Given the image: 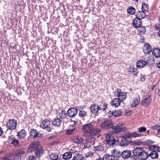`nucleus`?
Here are the masks:
<instances>
[{
	"mask_svg": "<svg viewBox=\"0 0 160 160\" xmlns=\"http://www.w3.org/2000/svg\"><path fill=\"white\" fill-rule=\"evenodd\" d=\"M158 36L160 37V30L158 32Z\"/></svg>",
	"mask_w": 160,
	"mask_h": 160,
	"instance_id": "obj_62",
	"label": "nucleus"
},
{
	"mask_svg": "<svg viewBox=\"0 0 160 160\" xmlns=\"http://www.w3.org/2000/svg\"><path fill=\"white\" fill-rule=\"evenodd\" d=\"M114 126L112 121L111 120H106L100 124L101 128L104 130H108Z\"/></svg>",
	"mask_w": 160,
	"mask_h": 160,
	"instance_id": "obj_4",
	"label": "nucleus"
},
{
	"mask_svg": "<svg viewBox=\"0 0 160 160\" xmlns=\"http://www.w3.org/2000/svg\"><path fill=\"white\" fill-rule=\"evenodd\" d=\"M27 152L28 153L34 152L36 157H40L43 155L44 150L38 142H34L29 145L27 148Z\"/></svg>",
	"mask_w": 160,
	"mask_h": 160,
	"instance_id": "obj_1",
	"label": "nucleus"
},
{
	"mask_svg": "<svg viewBox=\"0 0 160 160\" xmlns=\"http://www.w3.org/2000/svg\"><path fill=\"white\" fill-rule=\"evenodd\" d=\"M95 140V138L93 137L89 136L86 139V142L88 143L92 142H94Z\"/></svg>",
	"mask_w": 160,
	"mask_h": 160,
	"instance_id": "obj_41",
	"label": "nucleus"
},
{
	"mask_svg": "<svg viewBox=\"0 0 160 160\" xmlns=\"http://www.w3.org/2000/svg\"><path fill=\"white\" fill-rule=\"evenodd\" d=\"M50 158L52 160H61V158H58V155L57 153H54L49 155Z\"/></svg>",
	"mask_w": 160,
	"mask_h": 160,
	"instance_id": "obj_32",
	"label": "nucleus"
},
{
	"mask_svg": "<svg viewBox=\"0 0 160 160\" xmlns=\"http://www.w3.org/2000/svg\"><path fill=\"white\" fill-rule=\"evenodd\" d=\"M158 146L153 145L150 146L149 148L152 150H155L156 151L157 149Z\"/></svg>",
	"mask_w": 160,
	"mask_h": 160,
	"instance_id": "obj_44",
	"label": "nucleus"
},
{
	"mask_svg": "<svg viewBox=\"0 0 160 160\" xmlns=\"http://www.w3.org/2000/svg\"><path fill=\"white\" fill-rule=\"evenodd\" d=\"M95 160H103V159L101 157H99Z\"/></svg>",
	"mask_w": 160,
	"mask_h": 160,
	"instance_id": "obj_59",
	"label": "nucleus"
},
{
	"mask_svg": "<svg viewBox=\"0 0 160 160\" xmlns=\"http://www.w3.org/2000/svg\"><path fill=\"white\" fill-rule=\"evenodd\" d=\"M124 124L119 123L117 125H114L112 127V129L114 130L116 133L120 132L125 131L126 129L125 127H123Z\"/></svg>",
	"mask_w": 160,
	"mask_h": 160,
	"instance_id": "obj_5",
	"label": "nucleus"
},
{
	"mask_svg": "<svg viewBox=\"0 0 160 160\" xmlns=\"http://www.w3.org/2000/svg\"><path fill=\"white\" fill-rule=\"evenodd\" d=\"M158 94L159 95H160V90H159V91L158 92Z\"/></svg>",
	"mask_w": 160,
	"mask_h": 160,
	"instance_id": "obj_61",
	"label": "nucleus"
},
{
	"mask_svg": "<svg viewBox=\"0 0 160 160\" xmlns=\"http://www.w3.org/2000/svg\"><path fill=\"white\" fill-rule=\"evenodd\" d=\"M10 143L14 147H18L20 146V144L19 141H18L15 138V139H14L12 141H11Z\"/></svg>",
	"mask_w": 160,
	"mask_h": 160,
	"instance_id": "obj_33",
	"label": "nucleus"
},
{
	"mask_svg": "<svg viewBox=\"0 0 160 160\" xmlns=\"http://www.w3.org/2000/svg\"><path fill=\"white\" fill-rule=\"evenodd\" d=\"M108 105L107 104H104L103 105L102 108L100 107V110L104 111L107 107Z\"/></svg>",
	"mask_w": 160,
	"mask_h": 160,
	"instance_id": "obj_52",
	"label": "nucleus"
},
{
	"mask_svg": "<svg viewBox=\"0 0 160 160\" xmlns=\"http://www.w3.org/2000/svg\"><path fill=\"white\" fill-rule=\"evenodd\" d=\"M142 136V134L138 133L137 132H136L127 134V136L129 137V138L131 137L136 138V137H141Z\"/></svg>",
	"mask_w": 160,
	"mask_h": 160,
	"instance_id": "obj_19",
	"label": "nucleus"
},
{
	"mask_svg": "<svg viewBox=\"0 0 160 160\" xmlns=\"http://www.w3.org/2000/svg\"><path fill=\"white\" fill-rule=\"evenodd\" d=\"M77 113V110L74 108H70L67 111L68 116L71 118L75 116Z\"/></svg>",
	"mask_w": 160,
	"mask_h": 160,
	"instance_id": "obj_11",
	"label": "nucleus"
},
{
	"mask_svg": "<svg viewBox=\"0 0 160 160\" xmlns=\"http://www.w3.org/2000/svg\"><path fill=\"white\" fill-rule=\"evenodd\" d=\"M152 128V130H155L158 133H160V126L159 125H156L153 127ZM154 132H155V131Z\"/></svg>",
	"mask_w": 160,
	"mask_h": 160,
	"instance_id": "obj_42",
	"label": "nucleus"
},
{
	"mask_svg": "<svg viewBox=\"0 0 160 160\" xmlns=\"http://www.w3.org/2000/svg\"><path fill=\"white\" fill-rule=\"evenodd\" d=\"M146 16V12L142 11L137 12L136 14V17L139 19L144 18Z\"/></svg>",
	"mask_w": 160,
	"mask_h": 160,
	"instance_id": "obj_22",
	"label": "nucleus"
},
{
	"mask_svg": "<svg viewBox=\"0 0 160 160\" xmlns=\"http://www.w3.org/2000/svg\"><path fill=\"white\" fill-rule=\"evenodd\" d=\"M147 63V62L146 61L141 60L137 62L136 66L138 68H142L145 67Z\"/></svg>",
	"mask_w": 160,
	"mask_h": 160,
	"instance_id": "obj_25",
	"label": "nucleus"
},
{
	"mask_svg": "<svg viewBox=\"0 0 160 160\" xmlns=\"http://www.w3.org/2000/svg\"><path fill=\"white\" fill-rule=\"evenodd\" d=\"M50 124V121L46 119L42 121L40 127L43 129H47V131L49 132L51 129V127H49Z\"/></svg>",
	"mask_w": 160,
	"mask_h": 160,
	"instance_id": "obj_7",
	"label": "nucleus"
},
{
	"mask_svg": "<svg viewBox=\"0 0 160 160\" xmlns=\"http://www.w3.org/2000/svg\"><path fill=\"white\" fill-rule=\"evenodd\" d=\"M152 49L151 46L149 44L145 43L144 45L143 51L144 54H147L151 52Z\"/></svg>",
	"mask_w": 160,
	"mask_h": 160,
	"instance_id": "obj_12",
	"label": "nucleus"
},
{
	"mask_svg": "<svg viewBox=\"0 0 160 160\" xmlns=\"http://www.w3.org/2000/svg\"><path fill=\"white\" fill-rule=\"evenodd\" d=\"M149 132V130H148V131H147V133H148Z\"/></svg>",
	"mask_w": 160,
	"mask_h": 160,
	"instance_id": "obj_64",
	"label": "nucleus"
},
{
	"mask_svg": "<svg viewBox=\"0 0 160 160\" xmlns=\"http://www.w3.org/2000/svg\"><path fill=\"white\" fill-rule=\"evenodd\" d=\"M141 39H142V40H143V39H144V38H143V37H142V38H141Z\"/></svg>",
	"mask_w": 160,
	"mask_h": 160,
	"instance_id": "obj_63",
	"label": "nucleus"
},
{
	"mask_svg": "<svg viewBox=\"0 0 160 160\" xmlns=\"http://www.w3.org/2000/svg\"><path fill=\"white\" fill-rule=\"evenodd\" d=\"M75 130V128L67 130L66 132V133L67 135H70Z\"/></svg>",
	"mask_w": 160,
	"mask_h": 160,
	"instance_id": "obj_48",
	"label": "nucleus"
},
{
	"mask_svg": "<svg viewBox=\"0 0 160 160\" xmlns=\"http://www.w3.org/2000/svg\"><path fill=\"white\" fill-rule=\"evenodd\" d=\"M121 100L119 98H115L112 101V105L115 107H118L120 105Z\"/></svg>",
	"mask_w": 160,
	"mask_h": 160,
	"instance_id": "obj_21",
	"label": "nucleus"
},
{
	"mask_svg": "<svg viewBox=\"0 0 160 160\" xmlns=\"http://www.w3.org/2000/svg\"><path fill=\"white\" fill-rule=\"evenodd\" d=\"M142 24V21L140 19L136 18L133 20L132 22V25L134 27L138 28L140 27Z\"/></svg>",
	"mask_w": 160,
	"mask_h": 160,
	"instance_id": "obj_16",
	"label": "nucleus"
},
{
	"mask_svg": "<svg viewBox=\"0 0 160 160\" xmlns=\"http://www.w3.org/2000/svg\"><path fill=\"white\" fill-rule=\"evenodd\" d=\"M148 157V153L144 150L138 159L140 160H145Z\"/></svg>",
	"mask_w": 160,
	"mask_h": 160,
	"instance_id": "obj_30",
	"label": "nucleus"
},
{
	"mask_svg": "<svg viewBox=\"0 0 160 160\" xmlns=\"http://www.w3.org/2000/svg\"><path fill=\"white\" fill-rule=\"evenodd\" d=\"M131 155V152L128 150H124L121 153V156L124 159L128 158Z\"/></svg>",
	"mask_w": 160,
	"mask_h": 160,
	"instance_id": "obj_15",
	"label": "nucleus"
},
{
	"mask_svg": "<svg viewBox=\"0 0 160 160\" xmlns=\"http://www.w3.org/2000/svg\"><path fill=\"white\" fill-rule=\"evenodd\" d=\"M144 149L140 147L136 148L132 151L133 155L131 157L132 160H137L139 159Z\"/></svg>",
	"mask_w": 160,
	"mask_h": 160,
	"instance_id": "obj_2",
	"label": "nucleus"
},
{
	"mask_svg": "<svg viewBox=\"0 0 160 160\" xmlns=\"http://www.w3.org/2000/svg\"><path fill=\"white\" fill-rule=\"evenodd\" d=\"M140 80L141 81H142V82L144 81L145 80V78L144 77V76H142Z\"/></svg>",
	"mask_w": 160,
	"mask_h": 160,
	"instance_id": "obj_58",
	"label": "nucleus"
},
{
	"mask_svg": "<svg viewBox=\"0 0 160 160\" xmlns=\"http://www.w3.org/2000/svg\"><path fill=\"white\" fill-rule=\"evenodd\" d=\"M103 160H112V155L109 154H106L103 156Z\"/></svg>",
	"mask_w": 160,
	"mask_h": 160,
	"instance_id": "obj_39",
	"label": "nucleus"
},
{
	"mask_svg": "<svg viewBox=\"0 0 160 160\" xmlns=\"http://www.w3.org/2000/svg\"><path fill=\"white\" fill-rule=\"evenodd\" d=\"M62 123V121L59 118L55 119L52 122V124L55 127H59Z\"/></svg>",
	"mask_w": 160,
	"mask_h": 160,
	"instance_id": "obj_26",
	"label": "nucleus"
},
{
	"mask_svg": "<svg viewBox=\"0 0 160 160\" xmlns=\"http://www.w3.org/2000/svg\"><path fill=\"white\" fill-rule=\"evenodd\" d=\"M72 152H65L62 155V158L65 160H68L70 159L72 156Z\"/></svg>",
	"mask_w": 160,
	"mask_h": 160,
	"instance_id": "obj_18",
	"label": "nucleus"
},
{
	"mask_svg": "<svg viewBox=\"0 0 160 160\" xmlns=\"http://www.w3.org/2000/svg\"><path fill=\"white\" fill-rule=\"evenodd\" d=\"M17 136L20 139H23L26 136L25 130L24 129H22L18 133Z\"/></svg>",
	"mask_w": 160,
	"mask_h": 160,
	"instance_id": "obj_28",
	"label": "nucleus"
},
{
	"mask_svg": "<svg viewBox=\"0 0 160 160\" xmlns=\"http://www.w3.org/2000/svg\"><path fill=\"white\" fill-rule=\"evenodd\" d=\"M152 143V141L150 140H148L143 142V145L145 146H149L151 143Z\"/></svg>",
	"mask_w": 160,
	"mask_h": 160,
	"instance_id": "obj_46",
	"label": "nucleus"
},
{
	"mask_svg": "<svg viewBox=\"0 0 160 160\" xmlns=\"http://www.w3.org/2000/svg\"><path fill=\"white\" fill-rule=\"evenodd\" d=\"M83 155L79 153H78L75 154L73 157V160H83Z\"/></svg>",
	"mask_w": 160,
	"mask_h": 160,
	"instance_id": "obj_31",
	"label": "nucleus"
},
{
	"mask_svg": "<svg viewBox=\"0 0 160 160\" xmlns=\"http://www.w3.org/2000/svg\"><path fill=\"white\" fill-rule=\"evenodd\" d=\"M3 133V131L1 127H0V136H1Z\"/></svg>",
	"mask_w": 160,
	"mask_h": 160,
	"instance_id": "obj_57",
	"label": "nucleus"
},
{
	"mask_svg": "<svg viewBox=\"0 0 160 160\" xmlns=\"http://www.w3.org/2000/svg\"><path fill=\"white\" fill-rule=\"evenodd\" d=\"M140 99V96L138 95L132 101L131 104V106L132 107H136L139 103Z\"/></svg>",
	"mask_w": 160,
	"mask_h": 160,
	"instance_id": "obj_20",
	"label": "nucleus"
},
{
	"mask_svg": "<svg viewBox=\"0 0 160 160\" xmlns=\"http://www.w3.org/2000/svg\"><path fill=\"white\" fill-rule=\"evenodd\" d=\"M7 125L9 129H15L17 126V121L14 119H10L7 123Z\"/></svg>",
	"mask_w": 160,
	"mask_h": 160,
	"instance_id": "obj_8",
	"label": "nucleus"
},
{
	"mask_svg": "<svg viewBox=\"0 0 160 160\" xmlns=\"http://www.w3.org/2000/svg\"><path fill=\"white\" fill-rule=\"evenodd\" d=\"M73 141L77 144H80L83 141V138L80 137L75 136L72 138Z\"/></svg>",
	"mask_w": 160,
	"mask_h": 160,
	"instance_id": "obj_23",
	"label": "nucleus"
},
{
	"mask_svg": "<svg viewBox=\"0 0 160 160\" xmlns=\"http://www.w3.org/2000/svg\"><path fill=\"white\" fill-rule=\"evenodd\" d=\"M156 28L158 30L160 29V22L156 24Z\"/></svg>",
	"mask_w": 160,
	"mask_h": 160,
	"instance_id": "obj_55",
	"label": "nucleus"
},
{
	"mask_svg": "<svg viewBox=\"0 0 160 160\" xmlns=\"http://www.w3.org/2000/svg\"><path fill=\"white\" fill-rule=\"evenodd\" d=\"M129 138L127 136V134L122 136L120 144L122 146H126L130 143Z\"/></svg>",
	"mask_w": 160,
	"mask_h": 160,
	"instance_id": "obj_10",
	"label": "nucleus"
},
{
	"mask_svg": "<svg viewBox=\"0 0 160 160\" xmlns=\"http://www.w3.org/2000/svg\"><path fill=\"white\" fill-rule=\"evenodd\" d=\"M127 10L128 13L130 15L133 14L135 12V9L132 7H130Z\"/></svg>",
	"mask_w": 160,
	"mask_h": 160,
	"instance_id": "obj_38",
	"label": "nucleus"
},
{
	"mask_svg": "<svg viewBox=\"0 0 160 160\" xmlns=\"http://www.w3.org/2000/svg\"><path fill=\"white\" fill-rule=\"evenodd\" d=\"M157 150V151L158 152H160V148L159 147V146H158V147Z\"/></svg>",
	"mask_w": 160,
	"mask_h": 160,
	"instance_id": "obj_60",
	"label": "nucleus"
},
{
	"mask_svg": "<svg viewBox=\"0 0 160 160\" xmlns=\"http://www.w3.org/2000/svg\"><path fill=\"white\" fill-rule=\"evenodd\" d=\"M58 115L61 119H64L67 116L66 113L64 110H62Z\"/></svg>",
	"mask_w": 160,
	"mask_h": 160,
	"instance_id": "obj_40",
	"label": "nucleus"
},
{
	"mask_svg": "<svg viewBox=\"0 0 160 160\" xmlns=\"http://www.w3.org/2000/svg\"><path fill=\"white\" fill-rule=\"evenodd\" d=\"M71 122L72 123V124L71 125L72 127L74 128L77 126V124L75 121H72Z\"/></svg>",
	"mask_w": 160,
	"mask_h": 160,
	"instance_id": "obj_54",
	"label": "nucleus"
},
{
	"mask_svg": "<svg viewBox=\"0 0 160 160\" xmlns=\"http://www.w3.org/2000/svg\"><path fill=\"white\" fill-rule=\"evenodd\" d=\"M107 144L109 146L114 145L116 142V140L112 135L107 134L106 137Z\"/></svg>",
	"mask_w": 160,
	"mask_h": 160,
	"instance_id": "obj_6",
	"label": "nucleus"
},
{
	"mask_svg": "<svg viewBox=\"0 0 160 160\" xmlns=\"http://www.w3.org/2000/svg\"><path fill=\"white\" fill-rule=\"evenodd\" d=\"M114 95L116 97H118L121 101H124L127 98V93L126 92H122L121 89H117L114 92Z\"/></svg>",
	"mask_w": 160,
	"mask_h": 160,
	"instance_id": "obj_3",
	"label": "nucleus"
},
{
	"mask_svg": "<svg viewBox=\"0 0 160 160\" xmlns=\"http://www.w3.org/2000/svg\"><path fill=\"white\" fill-rule=\"evenodd\" d=\"M156 65L157 68H160V61L156 63Z\"/></svg>",
	"mask_w": 160,
	"mask_h": 160,
	"instance_id": "obj_56",
	"label": "nucleus"
},
{
	"mask_svg": "<svg viewBox=\"0 0 160 160\" xmlns=\"http://www.w3.org/2000/svg\"><path fill=\"white\" fill-rule=\"evenodd\" d=\"M140 28L139 29V31L140 32L144 33L146 31V28L144 27H139Z\"/></svg>",
	"mask_w": 160,
	"mask_h": 160,
	"instance_id": "obj_47",
	"label": "nucleus"
},
{
	"mask_svg": "<svg viewBox=\"0 0 160 160\" xmlns=\"http://www.w3.org/2000/svg\"><path fill=\"white\" fill-rule=\"evenodd\" d=\"M36 157V156H30L28 157V159L29 160H35L37 158Z\"/></svg>",
	"mask_w": 160,
	"mask_h": 160,
	"instance_id": "obj_53",
	"label": "nucleus"
},
{
	"mask_svg": "<svg viewBox=\"0 0 160 160\" xmlns=\"http://www.w3.org/2000/svg\"><path fill=\"white\" fill-rule=\"evenodd\" d=\"M92 128V125L91 123H88L84 125L82 127L83 131L91 132V129Z\"/></svg>",
	"mask_w": 160,
	"mask_h": 160,
	"instance_id": "obj_13",
	"label": "nucleus"
},
{
	"mask_svg": "<svg viewBox=\"0 0 160 160\" xmlns=\"http://www.w3.org/2000/svg\"><path fill=\"white\" fill-rule=\"evenodd\" d=\"M87 112L83 110V108L80 110L79 115L81 118H83L86 115Z\"/></svg>",
	"mask_w": 160,
	"mask_h": 160,
	"instance_id": "obj_37",
	"label": "nucleus"
},
{
	"mask_svg": "<svg viewBox=\"0 0 160 160\" xmlns=\"http://www.w3.org/2000/svg\"><path fill=\"white\" fill-rule=\"evenodd\" d=\"M134 143L138 146H140L142 144L143 145V142H142L140 140L135 141V142Z\"/></svg>",
	"mask_w": 160,
	"mask_h": 160,
	"instance_id": "obj_50",
	"label": "nucleus"
},
{
	"mask_svg": "<svg viewBox=\"0 0 160 160\" xmlns=\"http://www.w3.org/2000/svg\"><path fill=\"white\" fill-rule=\"evenodd\" d=\"M152 98L150 96L145 98L142 100L140 102V104L144 107H147L149 106L152 102Z\"/></svg>",
	"mask_w": 160,
	"mask_h": 160,
	"instance_id": "obj_9",
	"label": "nucleus"
},
{
	"mask_svg": "<svg viewBox=\"0 0 160 160\" xmlns=\"http://www.w3.org/2000/svg\"><path fill=\"white\" fill-rule=\"evenodd\" d=\"M138 130L140 132H144L146 130V128L144 127H141L138 129Z\"/></svg>",
	"mask_w": 160,
	"mask_h": 160,
	"instance_id": "obj_49",
	"label": "nucleus"
},
{
	"mask_svg": "<svg viewBox=\"0 0 160 160\" xmlns=\"http://www.w3.org/2000/svg\"><path fill=\"white\" fill-rule=\"evenodd\" d=\"M109 113L112 114V115L115 117H118L120 116L122 113V112L121 110H115L114 111H109Z\"/></svg>",
	"mask_w": 160,
	"mask_h": 160,
	"instance_id": "obj_24",
	"label": "nucleus"
},
{
	"mask_svg": "<svg viewBox=\"0 0 160 160\" xmlns=\"http://www.w3.org/2000/svg\"><path fill=\"white\" fill-rule=\"evenodd\" d=\"M21 156L19 154L15 155L13 158V160H21Z\"/></svg>",
	"mask_w": 160,
	"mask_h": 160,
	"instance_id": "obj_45",
	"label": "nucleus"
},
{
	"mask_svg": "<svg viewBox=\"0 0 160 160\" xmlns=\"http://www.w3.org/2000/svg\"><path fill=\"white\" fill-rule=\"evenodd\" d=\"M158 156V153L155 150H152L150 153L148 154V157L150 156L152 159L157 158Z\"/></svg>",
	"mask_w": 160,
	"mask_h": 160,
	"instance_id": "obj_27",
	"label": "nucleus"
},
{
	"mask_svg": "<svg viewBox=\"0 0 160 160\" xmlns=\"http://www.w3.org/2000/svg\"><path fill=\"white\" fill-rule=\"evenodd\" d=\"M15 138L12 135L8 137V143H10L11 141H12Z\"/></svg>",
	"mask_w": 160,
	"mask_h": 160,
	"instance_id": "obj_51",
	"label": "nucleus"
},
{
	"mask_svg": "<svg viewBox=\"0 0 160 160\" xmlns=\"http://www.w3.org/2000/svg\"><path fill=\"white\" fill-rule=\"evenodd\" d=\"M129 72L133 73L134 75H137L138 74L137 69L132 67H130V70Z\"/></svg>",
	"mask_w": 160,
	"mask_h": 160,
	"instance_id": "obj_43",
	"label": "nucleus"
},
{
	"mask_svg": "<svg viewBox=\"0 0 160 160\" xmlns=\"http://www.w3.org/2000/svg\"><path fill=\"white\" fill-rule=\"evenodd\" d=\"M141 9L142 11L146 12H148L149 10V8L148 5L145 3L142 4Z\"/></svg>",
	"mask_w": 160,
	"mask_h": 160,
	"instance_id": "obj_36",
	"label": "nucleus"
},
{
	"mask_svg": "<svg viewBox=\"0 0 160 160\" xmlns=\"http://www.w3.org/2000/svg\"><path fill=\"white\" fill-rule=\"evenodd\" d=\"M121 155L120 152L116 150H113V153L112 154V157L116 158L120 157Z\"/></svg>",
	"mask_w": 160,
	"mask_h": 160,
	"instance_id": "obj_35",
	"label": "nucleus"
},
{
	"mask_svg": "<svg viewBox=\"0 0 160 160\" xmlns=\"http://www.w3.org/2000/svg\"><path fill=\"white\" fill-rule=\"evenodd\" d=\"M152 55L155 57H160V49L158 48H155L152 51Z\"/></svg>",
	"mask_w": 160,
	"mask_h": 160,
	"instance_id": "obj_29",
	"label": "nucleus"
},
{
	"mask_svg": "<svg viewBox=\"0 0 160 160\" xmlns=\"http://www.w3.org/2000/svg\"><path fill=\"white\" fill-rule=\"evenodd\" d=\"M101 132V130L98 128L92 129L91 132L90 133L92 135H96L99 134Z\"/></svg>",
	"mask_w": 160,
	"mask_h": 160,
	"instance_id": "obj_34",
	"label": "nucleus"
},
{
	"mask_svg": "<svg viewBox=\"0 0 160 160\" xmlns=\"http://www.w3.org/2000/svg\"><path fill=\"white\" fill-rule=\"evenodd\" d=\"M99 110H100L99 107L96 104H93L90 106V110L93 113H97Z\"/></svg>",
	"mask_w": 160,
	"mask_h": 160,
	"instance_id": "obj_17",
	"label": "nucleus"
},
{
	"mask_svg": "<svg viewBox=\"0 0 160 160\" xmlns=\"http://www.w3.org/2000/svg\"><path fill=\"white\" fill-rule=\"evenodd\" d=\"M30 136H33L34 138L37 137H40L42 134L35 129H31L30 131Z\"/></svg>",
	"mask_w": 160,
	"mask_h": 160,
	"instance_id": "obj_14",
	"label": "nucleus"
}]
</instances>
